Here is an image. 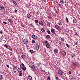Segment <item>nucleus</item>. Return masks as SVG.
<instances>
[{"label": "nucleus", "instance_id": "24", "mask_svg": "<svg viewBox=\"0 0 80 80\" xmlns=\"http://www.w3.org/2000/svg\"><path fill=\"white\" fill-rule=\"evenodd\" d=\"M21 57L22 58H25V56L24 55H21Z\"/></svg>", "mask_w": 80, "mask_h": 80}, {"label": "nucleus", "instance_id": "21", "mask_svg": "<svg viewBox=\"0 0 80 80\" xmlns=\"http://www.w3.org/2000/svg\"><path fill=\"white\" fill-rule=\"evenodd\" d=\"M41 30L42 31V32H45V29H44V28H42L41 29Z\"/></svg>", "mask_w": 80, "mask_h": 80}, {"label": "nucleus", "instance_id": "18", "mask_svg": "<svg viewBox=\"0 0 80 80\" xmlns=\"http://www.w3.org/2000/svg\"><path fill=\"white\" fill-rule=\"evenodd\" d=\"M47 26H48V27H49V26H50V25L51 23H50L49 22H48L47 23Z\"/></svg>", "mask_w": 80, "mask_h": 80}, {"label": "nucleus", "instance_id": "19", "mask_svg": "<svg viewBox=\"0 0 80 80\" xmlns=\"http://www.w3.org/2000/svg\"><path fill=\"white\" fill-rule=\"evenodd\" d=\"M27 17L28 18H30L31 17V15L29 14H27Z\"/></svg>", "mask_w": 80, "mask_h": 80}, {"label": "nucleus", "instance_id": "28", "mask_svg": "<svg viewBox=\"0 0 80 80\" xmlns=\"http://www.w3.org/2000/svg\"><path fill=\"white\" fill-rule=\"evenodd\" d=\"M61 40H62V41H63V42L65 41V39H64L63 38H61Z\"/></svg>", "mask_w": 80, "mask_h": 80}, {"label": "nucleus", "instance_id": "44", "mask_svg": "<svg viewBox=\"0 0 80 80\" xmlns=\"http://www.w3.org/2000/svg\"><path fill=\"white\" fill-rule=\"evenodd\" d=\"M59 44H60V47H61V45H62V43H61V42H59Z\"/></svg>", "mask_w": 80, "mask_h": 80}, {"label": "nucleus", "instance_id": "59", "mask_svg": "<svg viewBox=\"0 0 80 80\" xmlns=\"http://www.w3.org/2000/svg\"><path fill=\"white\" fill-rule=\"evenodd\" d=\"M55 16H57V14L55 13Z\"/></svg>", "mask_w": 80, "mask_h": 80}, {"label": "nucleus", "instance_id": "50", "mask_svg": "<svg viewBox=\"0 0 80 80\" xmlns=\"http://www.w3.org/2000/svg\"><path fill=\"white\" fill-rule=\"evenodd\" d=\"M36 13L37 15H38V14H39V13H38V12H36Z\"/></svg>", "mask_w": 80, "mask_h": 80}, {"label": "nucleus", "instance_id": "20", "mask_svg": "<svg viewBox=\"0 0 80 80\" xmlns=\"http://www.w3.org/2000/svg\"><path fill=\"white\" fill-rule=\"evenodd\" d=\"M50 35H47L46 37V38H48V39H49V38H50Z\"/></svg>", "mask_w": 80, "mask_h": 80}, {"label": "nucleus", "instance_id": "25", "mask_svg": "<svg viewBox=\"0 0 80 80\" xmlns=\"http://www.w3.org/2000/svg\"><path fill=\"white\" fill-rule=\"evenodd\" d=\"M35 23H38V21L37 19L35 20Z\"/></svg>", "mask_w": 80, "mask_h": 80}, {"label": "nucleus", "instance_id": "54", "mask_svg": "<svg viewBox=\"0 0 80 80\" xmlns=\"http://www.w3.org/2000/svg\"><path fill=\"white\" fill-rule=\"evenodd\" d=\"M75 35H77V33H75Z\"/></svg>", "mask_w": 80, "mask_h": 80}, {"label": "nucleus", "instance_id": "23", "mask_svg": "<svg viewBox=\"0 0 80 80\" xmlns=\"http://www.w3.org/2000/svg\"><path fill=\"white\" fill-rule=\"evenodd\" d=\"M58 24L59 25H63V23H62V22H58Z\"/></svg>", "mask_w": 80, "mask_h": 80}, {"label": "nucleus", "instance_id": "27", "mask_svg": "<svg viewBox=\"0 0 80 80\" xmlns=\"http://www.w3.org/2000/svg\"><path fill=\"white\" fill-rule=\"evenodd\" d=\"M4 46H5L6 48H8V46L7 44H5Z\"/></svg>", "mask_w": 80, "mask_h": 80}, {"label": "nucleus", "instance_id": "16", "mask_svg": "<svg viewBox=\"0 0 80 80\" xmlns=\"http://www.w3.org/2000/svg\"><path fill=\"white\" fill-rule=\"evenodd\" d=\"M55 27L57 30H58V28H59V27H58V25H57L55 26Z\"/></svg>", "mask_w": 80, "mask_h": 80}, {"label": "nucleus", "instance_id": "53", "mask_svg": "<svg viewBox=\"0 0 80 80\" xmlns=\"http://www.w3.org/2000/svg\"><path fill=\"white\" fill-rule=\"evenodd\" d=\"M14 12H17V10L16 9H15L14 10Z\"/></svg>", "mask_w": 80, "mask_h": 80}, {"label": "nucleus", "instance_id": "31", "mask_svg": "<svg viewBox=\"0 0 80 80\" xmlns=\"http://www.w3.org/2000/svg\"><path fill=\"white\" fill-rule=\"evenodd\" d=\"M47 32L48 34H50V31L49 30L47 31Z\"/></svg>", "mask_w": 80, "mask_h": 80}, {"label": "nucleus", "instance_id": "10", "mask_svg": "<svg viewBox=\"0 0 80 80\" xmlns=\"http://www.w3.org/2000/svg\"><path fill=\"white\" fill-rule=\"evenodd\" d=\"M8 21H9L10 23H13V21L11 19H9Z\"/></svg>", "mask_w": 80, "mask_h": 80}, {"label": "nucleus", "instance_id": "60", "mask_svg": "<svg viewBox=\"0 0 80 80\" xmlns=\"http://www.w3.org/2000/svg\"><path fill=\"white\" fill-rule=\"evenodd\" d=\"M14 73H16V71H14Z\"/></svg>", "mask_w": 80, "mask_h": 80}, {"label": "nucleus", "instance_id": "57", "mask_svg": "<svg viewBox=\"0 0 80 80\" xmlns=\"http://www.w3.org/2000/svg\"><path fill=\"white\" fill-rule=\"evenodd\" d=\"M58 5L59 6H60V7H61V4H59Z\"/></svg>", "mask_w": 80, "mask_h": 80}, {"label": "nucleus", "instance_id": "15", "mask_svg": "<svg viewBox=\"0 0 80 80\" xmlns=\"http://www.w3.org/2000/svg\"><path fill=\"white\" fill-rule=\"evenodd\" d=\"M28 78L29 80H32V77L30 75H29L28 76Z\"/></svg>", "mask_w": 80, "mask_h": 80}, {"label": "nucleus", "instance_id": "17", "mask_svg": "<svg viewBox=\"0 0 80 80\" xmlns=\"http://www.w3.org/2000/svg\"><path fill=\"white\" fill-rule=\"evenodd\" d=\"M3 76L2 75H0V79L3 80Z\"/></svg>", "mask_w": 80, "mask_h": 80}, {"label": "nucleus", "instance_id": "33", "mask_svg": "<svg viewBox=\"0 0 80 80\" xmlns=\"http://www.w3.org/2000/svg\"><path fill=\"white\" fill-rule=\"evenodd\" d=\"M66 20L67 21V22H69V21H68V18H66Z\"/></svg>", "mask_w": 80, "mask_h": 80}, {"label": "nucleus", "instance_id": "13", "mask_svg": "<svg viewBox=\"0 0 80 80\" xmlns=\"http://www.w3.org/2000/svg\"><path fill=\"white\" fill-rule=\"evenodd\" d=\"M73 23H75L76 22H77V20L75 18H74L73 19Z\"/></svg>", "mask_w": 80, "mask_h": 80}, {"label": "nucleus", "instance_id": "34", "mask_svg": "<svg viewBox=\"0 0 80 80\" xmlns=\"http://www.w3.org/2000/svg\"><path fill=\"white\" fill-rule=\"evenodd\" d=\"M32 43H35V41L34 40H32Z\"/></svg>", "mask_w": 80, "mask_h": 80}, {"label": "nucleus", "instance_id": "64", "mask_svg": "<svg viewBox=\"0 0 80 80\" xmlns=\"http://www.w3.org/2000/svg\"><path fill=\"white\" fill-rule=\"evenodd\" d=\"M22 27H24V26H22Z\"/></svg>", "mask_w": 80, "mask_h": 80}, {"label": "nucleus", "instance_id": "37", "mask_svg": "<svg viewBox=\"0 0 80 80\" xmlns=\"http://www.w3.org/2000/svg\"><path fill=\"white\" fill-rule=\"evenodd\" d=\"M30 52H31V53H34V52H33V51L32 50H30Z\"/></svg>", "mask_w": 80, "mask_h": 80}, {"label": "nucleus", "instance_id": "36", "mask_svg": "<svg viewBox=\"0 0 80 80\" xmlns=\"http://www.w3.org/2000/svg\"><path fill=\"white\" fill-rule=\"evenodd\" d=\"M19 76H22V73L20 72V73H19Z\"/></svg>", "mask_w": 80, "mask_h": 80}, {"label": "nucleus", "instance_id": "26", "mask_svg": "<svg viewBox=\"0 0 80 80\" xmlns=\"http://www.w3.org/2000/svg\"><path fill=\"white\" fill-rule=\"evenodd\" d=\"M13 3L14 4V5H17V2L15 1H13Z\"/></svg>", "mask_w": 80, "mask_h": 80}, {"label": "nucleus", "instance_id": "49", "mask_svg": "<svg viewBox=\"0 0 80 80\" xmlns=\"http://www.w3.org/2000/svg\"><path fill=\"white\" fill-rule=\"evenodd\" d=\"M69 74H72V72H71V71H69Z\"/></svg>", "mask_w": 80, "mask_h": 80}, {"label": "nucleus", "instance_id": "4", "mask_svg": "<svg viewBox=\"0 0 80 80\" xmlns=\"http://www.w3.org/2000/svg\"><path fill=\"white\" fill-rule=\"evenodd\" d=\"M32 38H33V39L37 40V39L38 38V37H37V36H35V35H33L32 36Z\"/></svg>", "mask_w": 80, "mask_h": 80}, {"label": "nucleus", "instance_id": "58", "mask_svg": "<svg viewBox=\"0 0 80 80\" xmlns=\"http://www.w3.org/2000/svg\"><path fill=\"white\" fill-rule=\"evenodd\" d=\"M20 68H22V66L21 65H20Z\"/></svg>", "mask_w": 80, "mask_h": 80}, {"label": "nucleus", "instance_id": "22", "mask_svg": "<svg viewBox=\"0 0 80 80\" xmlns=\"http://www.w3.org/2000/svg\"><path fill=\"white\" fill-rule=\"evenodd\" d=\"M54 52H55V53H58V51L57 49H54Z\"/></svg>", "mask_w": 80, "mask_h": 80}, {"label": "nucleus", "instance_id": "29", "mask_svg": "<svg viewBox=\"0 0 80 80\" xmlns=\"http://www.w3.org/2000/svg\"><path fill=\"white\" fill-rule=\"evenodd\" d=\"M47 80H50V77H47Z\"/></svg>", "mask_w": 80, "mask_h": 80}, {"label": "nucleus", "instance_id": "3", "mask_svg": "<svg viewBox=\"0 0 80 80\" xmlns=\"http://www.w3.org/2000/svg\"><path fill=\"white\" fill-rule=\"evenodd\" d=\"M39 47L40 46H39V45L38 44H36L35 45V50H38Z\"/></svg>", "mask_w": 80, "mask_h": 80}, {"label": "nucleus", "instance_id": "12", "mask_svg": "<svg viewBox=\"0 0 80 80\" xmlns=\"http://www.w3.org/2000/svg\"><path fill=\"white\" fill-rule=\"evenodd\" d=\"M22 70L25 71V70H26V67H25V66L22 67Z\"/></svg>", "mask_w": 80, "mask_h": 80}, {"label": "nucleus", "instance_id": "62", "mask_svg": "<svg viewBox=\"0 0 80 80\" xmlns=\"http://www.w3.org/2000/svg\"><path fill=\"white\" fill-rule=\"evenodd\" d=\"M48 18H50V16H48Z\"/></svg>", "mask_w": 80, "mask_h": 80}, {"label": "nucleus", "instance_id": "39", "mask_svg": "<svg viewBox=\"0 0 80 80\" xmlns=\"http://www.w3.org/2000/svg\"><path fill=\"white\" fill-rule=\"evenodd\" d=\"M30 25L31 27H33V24L32 23H31L30 24Z\"/></svg>", "mask_w": 80, "mask_h": 80}, {"label": "nucleus", "instance_id": "61", "mask_svg": "<svg viewBox=\"0 0 80 80\" xmlns=\"http://www.w3.org/2000/svg\"><path fill=\"white\" fill-rule=\"evenodd\" d=\"M48 74H49V75H50V73L48 72Z\"/></svg>", "mask_w": 80, "mask_h": 80}, {"label": "nucleus", "instance_id": "42", "mask_svg": "<svg viewBox=\"0 0 80 80\" xmlns=\"http://www.w3.org/2000/svg\"><path fill=\"white\" fill-rule=\"evenodd\" d=\"M36 65L37 66V67H38V66H39V65H40V64L38 63H37Z\"/></svg>", "mask_w": 80, "mask_h": 80}, {"label": "nucleus", "instance_id": "14", "mask_svg": "<svg viewBox=\"0 0 80 80\" xmlns=\"http://www.w3.org/2000/svg\"><path fill=\"white\" fill-rule=\"evenodd\" d=\"M0 8L1 10H4V7H3V6L0 7Z\"/></svg>", "mask_w": 80, "mask_h": 80}, {"label": "nucleus", "instance_id": "56", "mask_svg": "<svg viewBox=\"0 0 80 80\" xmlns=\"http://www.w3.org/2000/svg\"><path fill=\"white\" fill-rule=\"evenodd\" d=\"M72 57H75V55H72Z\"/></svg>", "mask_w": 80, "mask_h": 80}, {"label": "nucleus", "instance_id": "46", "mask_svg": "<svg viewBox=\"0 0 80 80\" xmlns=\"http://www.w3.org/2000/svg\"><path fill=\"white\" fill-rule=\"evenodd\" d=\"M6 66H7V67H8V68H10V66H9V65H6Z\"/></svg>", "mask_w": 80, "mask_h": 80}, {"label": "nucleus", "instance_id": "45", "mask_svg": "<svg viewBox=\"0 0 80 80\" xmlns=\"http://www.w3.org/2000/svg\"><path fill=\"white\" fill-rule=\"evenodd\" d=\"M56 80H58V77H56L55 78Z\"/></svg>", "mask_w": 80, "mask_h": 80}, {"label": "nucleus", "instance_id": "55", "mask_svg": "<svg viewBox=\"0 0 80 80\" xmlns=\"http://www.w3.org/2000/svg\"><path fill=\"white\" fill-rule=\"evenodd\" d=\"M9 50H11V51H12V49H11L10 48L9 49Z\"/></svg>", "mask_w": 80, "mask_h": 80}, {"label": "nucleus", "instance_id": "2", "mask_svg": "<svg viewBox=\"0 0 80 80\" xmlns=\"http://www.w3.org/2000/svg\"><path fill=\"white\" fill-rule=\"evenodd\" d=\"M23 43L25 45H27L28 44V39H25L23 40Z\"/></svg>", "mask_w": 80, "mask_h": 80}, {"label": "nucleus", "instance_id": "40", "mask_svg": "<svg viewBox=\"0 0 80 80\" xmlns=\"http://www.w3.org/2000/svg\"><path fill=\"white\" fill-rule=\"evenodd\" d=\"M21 65L23 67H25V65H24V64H23V63Z\"/></svg>", "mask_w": 80, "mask_h": 80}, {"label": "nucleus", "instance_id": "35", "mask_svg": "<svg viewBox=\"0 0 80 80\" xmlns=\"http://www.w3.org/2000/svg\"><path fill=\"white\" fill-rule=\"evenodd\" d=\"M72 65H74V67H75V66H76V65H77L75 63L73 62V63L72 64Z\"/></svg>", "mask_w": 80, "mask_h": 80}, {"label": "nucleus", "instance_id": "52", "mask_svg": "<svg viewBox=\"0 0 80 80\" xmlns=\"http://www.w3.org/2000/svg\"><path fill=\"white\" fill-rule=\"evenodd\" d=\"M17 68H18L17 67V66H14V68H16V69H17Z\"/></svg>", "mask_w": 80, "mask_h": 80}, {"label": "nucleus", "instance_id": "7", "mask_svg": "<svg viewBox=\"0 0 80 80\" xmlns=\"http://www.w3.org/2000/svg\"><path fill=\"white\" fill-rule=\"evenodd\" d=\"M46 47L47 48H50V45L49 43H47L46 44Z\"/></svg>", "mask_w": 80, "mask_h": 80}, {"label": "nucleus", "instance_id": "11", "mask_svg": "<svg viewBox=\"0 0 80 80\" xmlns=\"http://www.w3.org/2000/svg\"><path fill=\"white\" fill-rule=\"evenodd\" d=\"M60 3H61V4H63L65 3V2H64V1L63 0H61Z\"/></svg>", "mask_w": 80, "mask_h": 80}, {"label": "nucleus", "instance_id": "51", "mask_svg": "<svg viewBox=\"0 0 80 80\" xmlns=\"http://www.w3.org/2000/svg\"><path fill=\"white\" fill-rule=\"evenodd\" d=\"M44 43H45L46 44V43H48V42L47 41H45L44 42Z\"/></svg>", "mask_w": 80, "mask_h": 80}, {"label": "nucleus", "instance_id": "38", "mask_svg": "<svg viewBox=\"0 0 80 80\" xmlns=\"http://www.w3.org/2000/svg\"><path fill=\"white\" fill-rule=\"evenodd\" d=\"M71 79H73L74 78V77H73V76H71Z\"/></svg>", "mask_w": 80, "mask_h": 80}, {"label": "nucleus", "instance_id": "5", "mask_svg": "<svg viewBox=\"0 0 80 80\" xmlns=\"http://www.w3.org/2000/svg\"><path fill=\"white\" fill-rule=\"evenodd\" d=\"M61 54L63 55V56H65V55H66V52H65V51H62L61 52Z\"/></svg>", "mask_w": 80, "mask_h": 80}, {"label": "nucleus", "instance_id": "6", "mask_svg": "<svg viewBox=\"0 0 80 80\" xmlns=\"http://www.w3.org/2000/svg\"><path fill=\"white\" fill-rule=\"evenodd\" d=\"M18 73H22V69L19 68L18 69Z\"/></svg>", "mask_w": 80, "mask_h": 80}, {"label": "nucleus", "instance_id": "43", "mask_svg": "<svg viewBox=\"0 0 80 80\" xmlns=\"http://www.w3.org/2000/svg\"><path fill=\"white\" fill-rule=\"evenodd\" d=\"M3 23L4 24H7V22H5V21H4L3 22Z\"/></svg>", "mask_w": 80, "mask_h": 80}, {"label": "nucleus", "instance_id": "47", "mask_svg": "<svg viewBox=\"0 0 80 80\" xmlns=\"http://www.w3.org/2000/svg\"><path fill=\"white\" fill-rule=\"evenodd\" d=\"M2 33H3V31H0V33H1V34H2Z\"/></svg>", "mask_w": 80, "mask_h": 80}, {"label": "nucleus", "instance_id": "1", "mask_svg": "<svg viewBox=\"0 0 80 80\" xmlns=\"http://www.w3.org/2000/svg\"><path fill=\"white\" fill-rule=\"evenodd\" d=\"M58 74L60 75H63V71L61 69L58 70Z\"/></svg>", "mask_w": 80, "mask_h": 80}, {"label": "nucleus", "instance_id": "32", "mask_svg": "<svg viewBox=\"0 0 80 80\" xmlns=\"http://www.w3.org/2000/svg\"><path fill=\"white\" fill-rule=\"evenodd\" d=\"M66 45L67 47H68V48H69V45L68 43H66Z\"/></svg>", "mask_w": 80, "mask_h": 80}, {"label": "nucleus", "instance_id": "41", "mask_svg": "<svg viewBox=\"0 0 80 80\" xmlns=\"http://www.w3.org/2000/svg\"><path fill=\"white\" fill-rule=\"evenodd\" d=\"M74 45H78V42H76V43L74 42Z\"/></svg>", "mask_w": 80, "mask_h": 80}, {"label": "nucleus", "instance_id": "63", "mask_svg": "<svg viewBox=\"0 0 80 80\" xmlns=\"http://www.w3.org/2000/svg\"><path fill=\"white\" fill-rule=\"evenodd\" d=\"M1 41H2V40L0 39V42H1Z\"/></svg>", "mask_w": 80, "mask_h": 80}, {"label": "nucleus", "instance_id": "9", "mask_svg": "<svg viewBox=\"0 0 80 80\" xmlns=\"http://www.w3.org/2000/svg\"><path fill=\"white\" fill-rule=\"evenodd\" d=\"M39 23L40 25H41V26L42 25H43V22H42L41 21H39Z\"/></svg>", "mask_w": 80, "mask_h": 80}, {"label": "nucleus", "instance_id": "30", "mask_svg": "<svg viewBox=\"0 0 80 80\" xmlns=\"http://www.w3.org/2000/svg\"><path fill=\"white\" fill-rule=\"evenodd\" d=\"M31 68H33V69H34V68H35V66H34L33 65H32L31 66Z\"/></svg>", "mask_w": 80, "mask_h": 80}, {"label": "nucleus", "instance_id": "8", "mask_svg": "<svg viewBox=\"0 0 80 80\" xmlns=\"http://www.w3.org/2000/svg\"><path fill=\"white\" fill-rule=\"evenodd\" d=\"M51 31L52 33H55V30L54 29L52 28L51 29Z\"/></svg>", "mask_w": 80, "mask_h": 80}, {"label": "nucleus", "instance_id": "48", "mask_svg": "<svg viewBox=\"0 0 80 80\" xmlns=\"http://www.w3.org/2000/svg\"><path fill=\"white\" fill-rule=\"evenodd\" d=\"M11 17L12 18H14V16H13V15H12Z\"/></svg>", "mask_w": 80, "mask_h": 80}]
</instances>
